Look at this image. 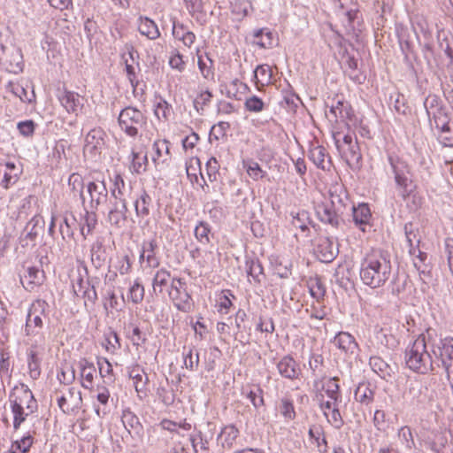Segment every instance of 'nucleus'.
<instances>
[{"label": "nucleus", "instance_id": "nucleus-1", "mask_svg": "<svg viewBox=\"0 0 453 453\" xmlns=\"http://www.w3.org/2000/svg\"><path fill=\"white\" fill-rule=\"evenodd\" d=\"M392 274L390 255L387 251L374 250L361 262L360 279L372 288L385 285Z\"/></svg>", "mask_w": 453, "mask_h": 453}, {"label": "nucleus", "instance_id": "nucleus-2", "mask_svg": "<svg viewBox=\"0 0 453 453\" xmlns=\"http://www.w3.org/2000/svg\"><path fill=\"white\" fill-rule=\"evenodd\" d=\"M405 364L413 372L426 374L435 370V365L440 367V363L432 359V355L426 350L425 337L419 335L405 349Z\"/></svg>", "mask_w": 453, "mask_h": 453}, {"label": "nucleus", "instance_id": "nucleus-3", "mask_svg": "<svg viewBox=\"0 0 453 453\" xmlns=\"http://www.w3.org/2000/svg\"><path fill=\"white\" fill-rule=\"evenodd\" d=\"M341 133L333 134V139L337 150L339 151L342 158L353 171H360L362 168V153L357 138L352 137L351 134L343 135L342 139L340 138Z\"/></svg>", "mask_w": 453, "mask_h": 453}, {"label": "nucleus", "instance_id": "nucleus-4", "mask_svg": "<svg viewBox=\"0 0 453 453\" xmlns=\"http://www.w3.org/2000/svg\"><path fill=\"white\" fill-rule=\"evenodd\" d=\"M120 129L130 137H136L139 129L147 125V117L137 108L127 106L118 117Z\"/></svg>", "mask_w": 453, "mask_h": 453}, {"label": "nucleus", "instance_id": "nucleus-5", "mask_svg": "<svg viewBox=\"0 0 453 453\" xmlns=\"http://www.w3.org/2000/svg\"><path fill=\"white\" fill-rule=\"evenodd\" d=\"M169 297L173 300L174 306L182 312H189L194 306L191 295L187 289V282L183 278L172 279Z\"/></svg>", "mask_w": 453, "mask_h": 453}, {"label": "nucleus", "instance_id": "nucleus-6", "mask_svg": "<svg viewBox=\"0 0 453 453\" xmlns=\"http://www.w3.org/2000/svg\"><path fill=\"white\" fill-rule=\"evenodd\" d=\"M432 353L437 363L441 365L449 378L453 366V338L447 337L440 340V343L433 346Z\"/></svg>", "mask_w": 453, "mask_h": 453}, {"label": "nucleus", "instance_id": "nucleus-7", "mask_svg": "<svg viewBox=\"0 0 453 453\" xmlns=\"http://www.w3.org/2000/svg\"><path fill=\"white\" fill-rule=\"evenodd\" d=\"M45 221L40 214H35L27 223L24 230L19 236V243L21 247L35 246L37 237L44 229Z\"/></svg>", "mask_w": 453, "mask_h": 453}, {"label": "nucleus", "instance_id": "nucleus-8", "mask_svg": "<svg viewBox=\"0 0 453 453\" xmlns=\"http://www.w3.org/2000/svg\"><path fill=\"white\" fill-rule=\"evenodd\" d=\"M318 219L334 228H339L344 222V214L338 211L335 208L328 205L324 201L318 203L315 207Z\"/></svg>", "mask_w": 453, "mask_h": 453}, {"label": "nucleus", "instance_id": "nucleus-9", "mask_svg": "<svg viewBox=\"0 0 453 453\" xmlns=\"http://www.w3.org/2000/svg\"><path fill=\"white\" fill-rule=\"evenodd\" d=\"M87 191L90 196L91 209L97 210L108 200V188L104 179H95L87 184Z\"/></svg>", "mask_w": 453, "mask_h": 453}, {"label": "nucleus", "instance_id": "nucleus-10", "mask_svg": "<svg viewBox=\"0 0 453 453\" xmlns=\"http://www.w3.org/2000/svg\"><path fill=\"white\" fill-rule=\"evenodd\" d=\"M58 407L64 413H71L79 411L82 407V396L81 390L76 388H69L58 398Z\"/></svg>", "mask_w": 453, "mask_h": 453}, {"label": "nucleus", "instance_id": "nucleus-11", "mask_svg": "<svg viewBox=\"0 0 453 453\" xmlns=\"http://www.w3.org/2000/svg\"><path fill=\"white\" fill-rule=\"evenodd\" d=\"M127 201L111 200L107 220L111 226L120 228L127 222Z\"/></svg>", "mask_w": 453, "mask_h": 453}, {"label": "nucleus", "instance_id": "nucleus-12", "mask_svg": "<svg viewBox=\"0 0 453 453\" xmlns=\"http://www.w3.org/2000/svg\"><path fill=\"white\" fill-rule=\"evenodd\" d=\"M315 251L319 259L324 263L332 262L338 255V245L333 239L328 237H319L316 245Z\"/></svg>", "mask_w": 453, "mask_h": 453}, {"label": "nucleus", "instance_id": "nucleus-13", "mask_svg": "<svg viewBox=\"0 0 453 453\" xmlns=\"http://www.w3.org/2000/svg\"><path fill=\"white\" fill-rule=\"evenodd\" d=\"M351 211L352 222L361 231L365 232L366 226H370L372 219V212L367 203H362L356 205H351L349 208Z\"/></svg>", "mask_w": 453, "mask_h": 453}, {"label": "nucleus", "instance_id": "nucleus-14", "mask_svg": "<svg viewBox=\"0 0 453 453\" xmlns=\"http://www.w3.org/2000/svg\"><path fill=\"white\" fill-rule=\"evenodd\" d=\"M104 131L100 128L90 130L85 138L84 152L96 157L100 155L104 145Z\"/></svg>", "mask_w": 453, "mask_h": 453}, {"label": "nucleus", "instance_id": "nucleus-15", "mask_svg": "<svg viewBox=\"0 0 453 453\" xmlns=\"http://www.w3.org/2000/svg\"><path fill=\"white\" fill-rule=\"evenodd\" d=\"M45 279L44 271L36 266H30L26 269L20 276V282L25 289L33 291L36 287L41 286Z\"/></svg>", "mask_w": 453, "mask_h": 453}, {"label": "nucleus", "instance_id": "nucleus-16", "mask_svg": "<svg viewBox=\"0 0 453 453\" xmlns=\"http://www.w3.org/2000/svg\"><path fill=\"white\" fill-rule=\"evenodd\" d=\"M329 199L325 200L328 205L335 208L338 211H342L345 214L349 207V199L346 191L341 186H334L328 191Z\"/></svg>", "mask_w": 453, "mask_h": 453}, {"label": "nucleus", "instance_id": "nucleus-17", "mask_svg": "<svg viewBox=\"0 0 453 453\" xmlns=\"http://www.w3.org/2000/svg\"><path fill=\"white\" fill-rule=\"evenodd\" d=\"M32 397L28 393L23 395V396H15L13 399H10L11 408L13 413V427L15 430H18L21 425L26 420L27 416L30 413L29 411L25 413L23 402L30 400Z\"/></svg>", "mask_w": 453, "mask_h": 453}, {"label": "nucleus", "instance_id": "nucleus-18", "mask_svg": "<svg viewBox=\"0 0 453 453\" xmlns=\"http://www.w3.org/2000/svg\"><path fill=\"white\" fill-rule=\"evenodd\" d=\"M49 307V304L46 301L42 299H37L32 303L27 316V321L33 323L34 327L42 328L43 322L42 317L46 316V310Z\"/></svg>", "mask_w": 453, "mask_h": 453}, {"label": "nucleus", "instance_id": "nucleus-19", "mask_svg": "<svg viewBox=\"0 0 453 453\" xmlns=\"http://www.w3.org/2000/svg\"><path fill=\"white\" fill-rule=\"evenodd\" d=\"M279 373L285 379L295 380L298 378L300 369L298 364L290 356H284L278 363Z\"/></svg>", "mask_w": 453, "mask_h": 453}, {"label": "nucleus", "instance_id": "nucleus-20", "mask_svg": "<svg viewBox=\"0 0 453 453\" xmlns=\"http://www.w3.org/2000/svg\"><path fill=\"white\" fill-rule=\"evenodd\" d=\"M333 343L347 354H354L358 349V344L354 336L348 332L342 331L336 334Z\"/></svg>", "mask_w": 453, "mask_h": 453}, {"label": "nucleus", "instance_id": "nucleus-21", "mask_svg": "<svg viewBox=\"0 0 453 453\" xmlns=\"http://www.w3.org/2000/svg\"><path fill=\"white\" fill-rule=\"evenodd\" d=\"M309 158L314 165L322 169L329 170L332 163L326 150L321 145H313L309 151Z\"/></svg>", "mask_w": 453, "mask_h": 453}, {"label": "nucleus", "instance_id": "nucleus-22", "mask_svg": "<svg viewBox=\"0 0 453 453\" xmlns=\"http://www.w3.org/2000/svg\"><path fill=\"white\" fill-rule=\"evenodd\" d=\"M58 99L68 112L76 113L83 105V98L72 91L65 90Z\"/></svg>", "mask_w": 453, "mask_h": 453}, {"label": "nucleus", "instance_id": "nucleus-23", "mask_svg": "<svg viewBox=\"0 0 453 453\" xmlns=\"http://www.w3.org/2000/svg\"><path fill=\"white\" fill-rule=\"evenodd\" d=\"M81 369V376L83 379L81 386L86 389H92L94 376L96 373V369L93 363L86 358H81L79 362Z\"/></svg>", "mask_w": 453, "mask_h": 453}, {"label": "nucleus", "instance_id": "nucleus-24", "mask_svg": "<svg viewBox=\"0 0 453 453\" xmlns=\"http://www.w3.org/2000/svg\"><path fill=\"white\" fill-rule=\"evenodd\" d=\"M170 143L166 140H157L152 145L155 154L152 160L156 165L165 164L170 159Z\"/></svg>", "mask_w": 453, "mask_h": 453}, {"label": "nucleus", "instance_id": "nucleus-25", "mask_svg": "<svg viewBox=\"0 0 453 453\" xmlns=\"http://www.w3.org/2000/svg\"><path fill=\"white\" fill-rule=\"evenodd\" d=\"M37 342L31 343V348L27 349V365L28 372L33 380H37L41 375V358L39 357L38 352L35 349Z\"/></svg>", "mask_w": 453, "mask_h": 453}, {"label": "nucleus", "instance_id": "nucleus-26", "mask_svg": "<svg viewBox=\"0 0 453 453\" xmlns=\"http://www.w3.org/2000/svg\"><path fill=\"white\" fill-rule=\"evenodd\" d=\"M121 421L129 434L134 433L135 435H140L142 432V426L138 417L129 409L122 411Z\"/></svg>", "mask_w": 453, "mask_h": 453}, {"label": "nucleus", "instance_id": "nucleus-27", "mask_svg": "<svg viewBox=\"0 0 453 453\" xmlns=\"http://www.w3.org/2000/svg\"><path fill=\"white\" fill-rule=\"evenodd\" d=\"M369 365L372 371L384 380L391 378L394 374V369L380 357H370Z\"/></svg>", "mask_w": 453, "mask_h": 453}, {"label": "nucleus", "instance_id": "nucleus-28", "mask_svg": "<svg viewBox=\"0 0 453 453\" xmlns=\"http://www.w3.org/2000/svg\"><path fill=\"white\" fill-rule=\"evenodd\" d=\"M138 27L139 32L150 40H156L160 36V32L157 24L147 17H140Z\"/></svg>", "mask_w": 453, "mask_h": 453}, {"label": "nucleus", "instance_id": "nucleus-29", "mask_svg": "<svg viewBox=\"0 0 453 453\" xmlns=\"http://www.w3.org/2000/svg\"><path fill=\"white\" fill-rule=\"evenodd\" d=\"M239 435V430L234 425L226 426L218 436L223 449H231Z\"/></svg>", "mask_w": 453, "mask_h": 453}, {"label": "nucleus", "instance_id": "nucleus-30", "mask_svg": "<svg viewBox=\"0 0 453 453\" xmlns=\"http://www.w3.org/2000/svg\"><path fill=\"white\" fill-rule=\"evenodd\" d=\"M254 79L256 85L265 87L269 85L273 80V71L268 65H259L254 71Z\"/></svg>", "mask_w": 453, "mask_h": 453}, {"label": "nucleus", "instance_id": "nucleus-31", "mask_svg": "<svg viewBox=\"0 0 453 453\" xmlns=\"http://www.w3.org/2000/svg\"><path fill=\"white\" fill-rule=\"evenodd\" d=\"M254 42L261 49H270L273 46V34L268 28H260L254 32Z\"/></svg>", "mask_w": 453, "mask_h": 453}, {"label": "nucleus", "instance_id": "nucleus-32", "mask_svg": "<svg viewBox=\"0 0 453 453\" xmlns=\"http://www.w3.org/2000/svg\"><path fill=\"white\" fill-rule=\"evenodd\" d=\"M418 255H415L414 266L418 271L420 279L423 282H426V280L431 278L429 265L425 262L427 258L426 252L418 250Z\"/></svg>", "mask_w": 453, "mask_h": 453}, {"label": "nucleus", "instance_id": "nucleus-33", "mask_svg": "<svg viewBox=\"0 0 453 453\" xmlns=\"http://www.w3.org/2000/svg\"><path fill=\"white\" fill-rule=\"evenodd\" d=\"M417 232L418 230L413 228L412 223L409 222L404 225V233L410 248L409 252L411 256H415L419 250L420 238L418 237Z\"/></svg>", "mask_w": 453, "mask_h": 453}, {"label": "nucleus", "instance_id": "nucleus-34", "mask_svg": "<svg viewBox=\"0 0 453 453\" xmlns=\"http://www.w3.org/2000/svg\"><path fill=\"white\" fill-rule=\"evenodd\" d=\"M151 197L148 193L143 190L142 194L134 201V208L136 215L140 218H146L150 214V204L151 203Z\"/></svg>", "mask_w": 453, "mask_h": 453}, {"label": "nucleus", "instance_id": "nucleus-35", "mask_svg": "<svg viewBox=\"0 0 453 453\" xmlns=\"http://www.w3.org/2000/svg\"><path fill=\"white\" fill-rule=\"evenodd\" d=\"M171 278V273L165 268H160L156 272L152 280V288L155 294H162L163 287H165Z\"/></svg>", "mask_w": 453, "mask_h": 453}, {"label": "nucleus", "instance_id": "nucleus-36", "mask_svg": "<svg viewBox=\"0 0 453 453\" xmlns=\"http://www.w3.org/2000/svg\"><path fill=\"white\" fill-rule=\"evenodd\" d=\"M323 428L320 426L312 425L311 426L308 435L311 440H313L316 443L319 453L327 452V441L325 437L320 439V435L323 434Z\"/></svg>", "mask_w": 453, "mask_h": 453}, {"label": "nucleus", "instance_id": "nucleus-37", "mask_svg": "<svg viewBox=\"0 0 453 453\" xmlns=\"http://www.w3.org/2000/svg\"><path fill=\"white\" fill-rule=\"evenodd\" d=\"M246 265L248 275L252 277L256 283H261L265 280L264 268L258 259L248 260Z\"/></svg>", "mask_w": 453, "mask_h": 453}, {"label": "nucleus", "instance_id": "nucleus-38", "mask_svg": "<svg viewBox=\"0 0 453 453\" xmlns=\"http://www.w3.org/2000/svg\"><path fill=\"white\" fill-rule=\"evenodd\" d=\"M374 390L369 384L360 383L355 391V398L363 404L368 405L373 401Z\"/></svg>", "mask_w": 453, "mask_h": 453}, {"label": "nucleus", "instance_id": "nucleus-39", "mask_svg": "<svg viewBox=\"0 0 453 453\" xmlns=\"http://www.w3.org/2000/svg\"><path fill=\"white\" fill-rule=\"evenodd\" d=\"M211 227L208 222L199 221L195 227L194 234L197 242L202 245H208L211 242Z\"/></svg>", "mask_w": 453, "mask_h": 453}, {"label": "nucleus", "instance_id": "nucleus-40", "mask_svg": "<svg viewBox=\"0 0 453 453\" xmlns=\"http://www.w3.org/2000/svg\"><path fill=\"white\" fill-rule=\"evenodd\" d=\"M338 377H332L323 386L326 395L334 401V404L342 401V395L340 392V385L338 384Z\"/></svg>", "mask_w": 453, "mask_h": 453}, {"label": "nucleus", "instance_id": "nucleus-41", "mask_svg": "<svg viewBox=\"0 0 453 453\" xmlns=\"http://www.w3.org/2000/svg\"><path fill=\"white\" fill-rule=\"evenodd\" d=\"M157 248V244L155 240L143 242V251L147 252L146 262L148 263V265L152 268H157L160 265L159 259L155 256V250Z\"/></svg>", "mask_w": 453, "mask_h": 453}, {"label": "nucleus", "instance_id": "nucleus-42", "mask_svg": "<svg viewBox=\"0 0 453 453\" xmlns=\"http://www.w3.org/2000/svg\"><path fill=\"white\" fill-rule=\"evenodd\" d=\"M130 157H131V164L129 166L130 170L133 173H135L137 174L144 173L147 169V165H148L147 155L141 157L138 152L132 150Z\"/></svg>", "mask_w": 453, "mask_h": 453}, {"label": "nucleus", "instance_id": "nucleus-43", "mask_svg": "<svg viewBox=\"0 0 453 453\" xmlns=\"http://www.w3.org/2000/svg\"><path fill=\"white\" fill-rule=\"evenodd\" d=\"M111 196L112 200L127 201L125 181L119 174H116L114 177Z\"/></svg>", "mask_w": 453, "mask_h": 453}, {"label": "nucleus", "instance_id": "nucleus-44", "mask_svg": "<svg viewBox=\"0 0 453 453\" xmlns=\"http://www.w3.org/2000/svg\"><path fill=\"white\" fill-rule=\"evenodd\" d=\"M247 319V314L244 310L239 309L234 316V325L236 327V336L240 334L241 339L239 340L242 344L249 343V340H243L242 333L246 331L245 321Z\"/></svg>", "mask_w": 453, "mask_h": 453}, {"label": "nucleus", "instance_id": "nucleus-45", "mask_svg": "<svg viewBox=\"0 0 453 453\" xmlns=\"http://www.w3.org/2000/svg\"><path fill=\"white\" fill-rule=\"evenodd\" d=\"M243 166L246 169L248 175L254 180L263 179L266 174V172L262 170L259 164L254 160L250 159L243 161Z\"/></svg>", "mask_w": 453, "mask_h": 453}, {"label": "nucleus", "instance_id": "nucleus-46", "mask_svg": "<svg viewBox=\"0 0 453 453\" xmlns=\"http://www.w3.org/2000/svg\"><path fill=\"white\" fill-rule=\"evenodd\" d=\"M409 173H396L395 175V181L397 187L401 189L400 195L403 199H406L407 196H410L411 190L409 189V186L411 183V179L408 177Z\"/></svg>", "mask_w": 453, "mask_h": 453}, {"label": "nucleus", "instance_id": "nucleus-47", "mask_svg": "<svg viewBox=\"0 0 453 453\" xmlns=\"http://www.w3.org/2000/svg\"><path fill=\"white\" fill-rule=\"evenodd\" d=\"M154 107V113L158 119H168L172 112V106L166 102L165 99L158 96V101L155 104Z\"/></svg>", "mask_w": 453, "mask_h": 453}, {"label": "nucleus", "instance_id": "nucleus-48", "mask_svg": "<svg viewBox=\"0 0 453 453\" xmlns=\"http://www.w3.org/2000/svg\"><path fill=\"white\" fill-rule=\"evenodd\" d=\"M76 221V219L73 215H71V218L65 216L63 219V222L60 224L59 232L62 235V238L65 240L66 238L71 239L73 237V226Z\"/></svg>", "mask_w": 453, "mask_h": 453}, {"label": "nucleus", "instance_id": "nucleus-49", "mask_svg": "<svg viewBox=\"0 0 453 453\" xmlns=\"http://www.w3.org/2000/svg\"><path fill=\"white\" fill-rule=\"evenodd\" d=\"M33 444V437L30 434L23 436L12 444V453H27Z\"/></svg>", "mask_w": 453, "mask_h": 453}, {"label": "nucleus", "instance_id": "nucleus-50", "mask_svg": "<svg viewBox=\"0 0 453 453\" xmlns=\"http://www.w3.org/2000/svg\"><path fill=\"white\" fill-rule=\"evenodd\" d=\"M183 356H184V365L187 369L190 371H194L198 367L199 365V354L196 353L195 357L193 356L194 347H186L183 348Z\"/></svg>", "mask_w": 453, "mask_h": 453}, {"label": "nucleus", "instance_id": "nucleus-51", "mask_svg": "<svg viewBox=\"0 0 453 453\" xmlns=\"http://www.w3.org/2000/svg\"><path fill=\"white\" fill-rule=\"evenodd\" d=\"M68 186L70 187L73 192L78 193L80 197L82 199V202H84V182L81 175H80L79 173H72L68 179Z\"/></svg>", "mask_w": 453, "mask_h": 453}, {"label": "nucleus", "instance_id": "nucleus-52", "mask_svg": "<svg viewBox=\"0 0 453 453\" xmlns=\"http://www.w3.org/2000/svg\"><path fill=\"white\" fill-rule=\"evenodd\" d=\"M280 414L286 420H294L296 418V411L292 400L282 398L280 405Z\"/></svg>", "mask_w": 453, "mask_h": 453}, {"label": "nucleus", "instance_id": "nucleus-53", "mask_svg": "<svg viewBox=\"0 0 453 453\" xmlns=\"http://www.w3.org/2000/svg\"><path fill=\"white\" fill-rule=\"evenodd\" d=\"M26 393H28V395H30L32 399H31V401L27 400V401L23 402V406L24 405L26 406V409L29 411V413H33L37 408V403H36V400L35 399L32 391L27 388V386L22 385L21 390L19 392V394L18 395L16 393L12 394L10 395V399H13L15 396H23V395H25Z\"/></svg>", "mask_w": 453, "mask_h": 453}, {"label": "nucleus", "instance_id": "nucleus-54", "mask_svg": "<svg viewBox=\"0 0 453 453\" xmlns=\"http://www.w3.org/2000/svg\"><path fill=\"white\" fill-rule=\"evenodd\" d=\"M230 128L229 122L220 121L217 125H214L210 132V141L213 139L219 141L226 135V131Z\"/></svg>", "mask_w": 453, "mask_h": 453}, {"label": "nucleus", "instance_id": "nucleus-55", "mask_svg": "<svg viewBox=\"0 0 453 453\" xmlns=\"http://www.w3.org/2000/svg\"><path fill=\"white\" fill-rule=\"evenodd\" d=\"M263 393V389L259 386H257L255 390H250L246 395V397L251 402L256 410L265 405Z\"/></svg>", "mask_w": 453, "mask_h": 453}, {"label": "nucleus", "instance_id": "nucleus-56", "mask_svg": "<svg viewBox=\"0 0 453 453\" xmlns=\"http://www.w3.org/2000/svg\"><path fill=\"white\" fill-rule=\"evenodd\" d=\"M388 163L390 164V166L393 170L394 173H410V168L406 162L400 159L398 157L394 155H388Z\"/></svg>", "mask_w": 453, "mask_h": 453}, {"label": "nucleus", "instance_id": "nucleus-57", "mask_svg": "<svg viewBox=\"0 0 453 453\" xmlns=\"http://www.w3.org/2000/svg\"><path fill=\"white\" fill-rule=\"evenodd\" d=\"M244 107L248 111L260 112L265 108V103L260 97L257 96H251L246 98Z\"/></svg>", "mask_w": 453, "mask_h": 453}, {"label": "nucleus", "instance_id": "nucleus-58", "mask_svg": "<svg viewBox=\"0 0 453 453\" xmlns=\"http://www.w3.org/2000/svg\"><path fill=\"white\" fill-rule=\"evenodd\" d=\"M144 297V287L138 281H134V285L129 288V298L132 303H140Z\"/></svg>", "mask_w": 453, "mask_h": 453}, {"label": "nucleus", "instance_id": "nucleus-59", "mask_svg": "<svg viewBox=\"0 0 453 453\" xmlns=\"http://www.w3.org/2000/svg\"><path fill=\"white\" fill-rule=\"evenodd\" d=\"M95 279L84 280L83 278L81 277V275L79 274L77 276V278L73 280V289L74 294L77 296H81L83 291L86 290V288L90 287V284Z\"/></svg>", "mask_w": 453, "mask_h": 453}, {"label": "nucleus", "instance_id": "nucleus-60", "mask_svg": "<svg viewBox=\"0 0 453 453\" xmlns=\"http://www.w3.org/2000/svg\"><path fill=\"white\" fill-rule=\"evenodd\" d=\"M292 215V225L296 227L300 228L302 231H305L308 229L306 221L308 220V214L306 211H302L300 212H297L296 214L291 213Z\"/></svg>", "mask_w": 453, "mask_h": 453}, {"label": "nucleus", "instance_id": "nucleus-61", "mask_svg": "<svg viewBox=\"0 0 453 453\" xmlns=\"http://www.w3.org/2000/svg\"><path fill=\"white\" fill-rule=\"evenodd\" d=\"M35 123L31 119L20 121L17 124L19 134L25 137L32 136L35 133Z\"/></svg>", "mask_w": 453, "mask_h": 453}, {"label": "nucleus", "instance_id": "nucleus-62", "mask_svg": "<svg viewBox=\"0 0 453 453\" xmlns=\"http://www.w3.org/2000/svg\"><path fill=\"white\" fill-rule=\"evenodd\" d=\"M423 386L418 381H411L405 395L412 400L420 401Z\"/></svg>", "mask_w": 453, "mask_h": 453}, {"label": "nucleus", "instance_id": "nucleus-63", "mask_svg": "<svg viewBox=\"0 0 453 453\" xmlns=\"http://www.w3.org/2000/svg\"><path fill=\"white\" fill-rule=\"evenodd\" d=\"M212 97V94L209 90L202 92L193 102L194 107L199 112L203 110V106L207 105Z\"/></svg>", "mask_w": 453, "mask_h": 453}, {"label": "nucleus", "instance_id": "nucleus-64", "mask_svg": "<svg viewBox=\"0 0 453 453\" xmlns=\"http://www.w3.org/2000/svg\"><path fill=\"white\" fill-rule=\"evenodd\" d=\"M169 65L173 69H176L180 73L183 72L186 67L183 56L179 51H175V53L170 57Z\"/></svg>", "mask_w": 453, "mask_h": 453}]
</instances>
